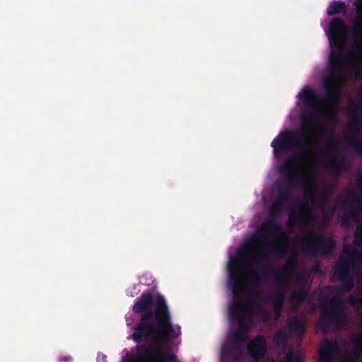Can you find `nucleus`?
I'll return each instance as SVG.
<instances>
[{"label": "nucleus", "instance_id": "nucleus-5", "mask_svg": "<svg viewBox=\"0 0 362 362\" xmlns=\"http://www.w3.org/2000/svg\"><path fill=\"white\" fill-rule=\"evenodd\" d=\"M266 350L265 341L262 337L253 339L248 346V351L255 358L262 357Z\"/></svg>", "mask_w": 362, "mask_h": 362}, {"label": "nucleus", "instance_id": "nucleus-3", "mask_svg": "<svg viewBox=\"0 0 362 362\" xmlns=\"http://www.w3.org/2000/svg\"><path fill=\"white\" fill-rule=\"evenodd\" d=\"M293 137L291 132H281L272 142L274 153L276 155L279 151L288 148L292 144Z\"/></svg>", "mask_w": 362, "mask_h": 362}, {"label": "nucleus", "instance_id": "nucleus-6", "mask_svg": "<svg viewBox=\"0 0 362 362\" xmlns=\"http://www.w3.org/2000/svg\"><path fill=\"white\" fill-rule=\"evenodd\" d=\"M228 269L231 277L243 281L245 280L244 267L237 260L230 257L228 264Z\"/></svg>", "mask_w": 362, "mask_h": 362}, {"label": "nucleus", "instance_id": "nucleus-7", "mask_svg": "<svg viewBox=\"0 0 362 362\" xmlns=\"http://www.w3.org/2000/svg\"><path fill=\"white\" fill-rule=\"evenodd\" d=\"M353 351L349 353L343 362H354L353 358L362 356V335L355 337L352 343Z\"/></svg>", "mask_w": 362, "mask_h": 362}, {"label": "nucleus", "instance_id": "nucleus-8", "mask_svg": "<svg viewBox=\"0 0 362 362\" xmlns=\"http://www.w3.org/2000/svg\"><path fill=\"white\" fill-rule=\"evenodd\" d=\"M345 11V4L343 2H332L327 8V13L329 16L343 13Z\"/></svg>", "mask_w": 362, "mask_h": 362}, {"label": "nucleus", "instance_id": "nucleus-2", "mask_svg": "<svg viewBox=\"0 0 362 362\" xmlns=\"http://www.w3.org/2000/svg\"><path fill=\"white\" fill-rule=\"evenodd\" d=\"M346 33L347 30L342 21L339 18L332 20L329 24V28L327 32L331 47H336L339 49H342Z\"/></svg>", "mask_w": 362, "mask_h": 362}, {"label": "nucleus", "instance_id": "nucleus-11", "mask_svg": "<svg viewBox=\"0 0 362 362\" xmlns=\"http://www.w3.org/2000/svg\"><path fill=\"white\" fill-rule=\"evenodd\" d=\"M358 303L362 305V296L359 295L358 296Z\"/></svg>", "mask_w": 362, "mask_h": 362}, {"label": "nucleus", "instance_id": "nucleus-10", "mask_svg": "<svg viewBox=\"0 0 362 362\" xmlns=\"http://www.w3.org/2000/svg\"><path fill=\"white\" fill-rule=\"evenodd\" d=\"M244 313V308L238 306L237 310H234L232 308L229 310V317L231 320H233L236 315L238 318H242V315Z\"/></svg>", "mask_w": 362, "mask_h": 362}, {"label": "nucleus", "instance_id": "nucleus-13", "mask_svg": "<svg viewBox=\"0 0 362 362\" xmlns=\"http://www.w3.org/2000/svg\"><path fill=\"white\" fill-rule=\"evenodd\" d=\"M102 358H103V359H105V356L102 355Z\"/></svg>", "mask_w": 362, "mask_h": 362}, {"label": "nucleus", "instance_id": "nucleus-12", "mask_svg": "<svg viewBox=\"0 0 362 362\" xmlns=\"http://www.w3.org/2000/svg\"><path fill=\"white\" fill-rule=\"evenodd\" d=\"M223 355H224V350L223 349H222V353H221V358H223Z\"/></svg>", "mask_w": 362, "mask_h": 362}, {"label": "nucleus", "instance_id": "nucleus-1", "mask_svg": "<svg viewBox=\"0 0 362 362\" xmlns=\"http://www.w3.org/2000/svg\"><path fill=\"white\" fill-rule=\"evenodd\" d=\"M133 310L142 313L141 322L136 328L132 337L136 341L143 339L153 343L148 349H138L136 354H129L123 362H179L176 356L163 346L167 339L177 338L180 327L172 325L164 298L158 295L153 299L151 294L144 293L134 304Z\"/></svg>", "mask_w": 362, "mask_h": 362}, {"label": "nucleus", "instance_id": "nucleus-9", "mask_svg": "<svg viewBox=\"0 0 362 362\" xmlns=\"http://www.w3.org/2000/svg\"><path fill=\"white\" fill-rule=\"evenodd\" d=\"M312 95V90L309 88H303L298 94L299 102L303 100L307 102L309 97Z\"/></svg>", "mask_w": 362, "mask_h": 362}, {"label": "nucleus", "instance_id": "nucleus-4", "mask_svg": "<svg viewBox=\"0 0 362 362\" xmlns=\"http://www.w3.org/2000/svg\"><path fill=\"white\" fill-rule=\"evenodd\" d=\"M338 348L336 342L326 341L319 350L318 362H329L337 354Z\"/></svg>", "mask_w": 362, "mask_h": 362}]
</instances>
